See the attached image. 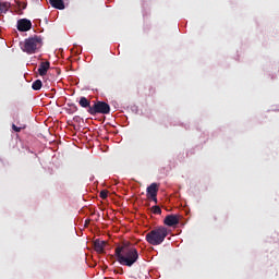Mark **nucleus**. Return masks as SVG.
Instances as JSON below:
<instances>
[{"label":"nucleus","instance_id":"obj_2","mask_svg":"<svg viewBox=\"0 0 279 279\" xmlns=\"http://www.w3.org/2000/svg\"><path fill=\"white\" fill-rule=\"evenodd\" d=\"M168 235L169 231L166 227H157L146 234V241L149 245H162Z\"/></svg>","mask_w":279,"mask_h":279},{"label":"nucleus","instance_id":"obj_16","mask_svg":"<svg viewBox=\"0 0 279 279\" xmlns=\"http://www.w3.org/2000/svg\"><path fill=\"white\" fill-rule=\"evenodd\" d=\"M100 198H101V199H108V191L102 190V191L100 192Z\"/></svg>","mask_w":279,"mask_h":279},{"label":"nucleus","instance_id":"obj_14","mask_svg":"<svg viewBox=\"0 0 279 279\" xmlns=\"http://www.w3.org/2000/svg\"><path fill=\"white\" fill-rule=\"evenodd\" d=\"M25 128H27V125H25V124H20V126H16V124H12V130L14 131V132H21V130H25Z\"/></svg>","mask_w":279,"mask_h":279},{"label":"nucleus","instance_id":"obj_9","mask_svg":"<svg viewBox=\"0 0 279 279\" xmlns=\"http://www.w3.org/2000/svg\"><path fill=\"white\" fill-rule=\"evenodd\" d=\"M50 66H51V63H49V61L41 62L38 68L39 75L41 77H44V75H47V71H49Z\"/></svg>","mask_w":279,"mask_h":279},{"label":"nucleus","instance_id":"obj_15","mask_svg":"<svg viewBox=\"0 0 279 279\" xmlns=\"http://www.w3.org/2000/svg\"><path fill=\"white\" fill-rule=\"evenodd\" d=\"M153 213L154 215H162V209H160V206H154Z\"/></svg>","mask_w":279,"mask_h":279},{"label":"nucleus","instance_id":"obj_19","mask_svg":"<svg viewBox=\"0 0 279 279\" xmlns=\"http://www.w3.org/2000/svg\"><path fill=\"white\" fill-rule=\"evenodd\" d=\"M17 125H21V123H17Z\"/></svg>","mask_w":279,"mask_h":279},{"label":"nucleus","instance_id":"obj_6","mask_svg":"<svg viewBox=\"0 0 279 279\" xmlns=\"http://www.w3.org/2000/svg\"><path fill=\"white\" fill-rule=\"evenodd\" d=\"M19 32H29L32 29V21L27 19H22L17 21Z\"/></svg>","mask_w":279,"mask_h":279},{"label":"nucleus","instance_id":"obj_3","mask_svg":"<svg viewBox=\"0 0 279 279\" xmlns=\"http://www.w3.org/2000/svg\"><path fill=\"white\" fill-rule=\"evenodd\" d=\"M21 45L22 51H24V53H28V56H32L37 53L40 47H43V37L34 35L33 37L26 38Z\"/></svg>","mask_w":279,"mask_h":279},{"label":"nucleus","instance_id":"obj_7","mask_svg":"<svg viewBox=\"0 0 279 279\" xmlns=\"http://www.w3.org/2000/svg\"><path fill=\"white\" fill-rule=\"evenodd\" d=\"M147 197H158V183H151L147 189Z\"/></svg>","mask_w":279,"mask_h":279},{"label":"nucleus","instance_id":"obj_5","mask_svg":"<svg viewBox=\"0 0 279 279\" xmlns=\"http://www.w3.org/2000/svg\"><path fill=\"white\" fill-rule=\"evenodd\" d=\"M165 226L169 228H173V226H178L180 223V216L178 215H168L163 220Z\"/></svg>","mask_w":279,"mask_h":279},{"label":"nucleus","instance_id":"obj_13","mask_svg":"<svg viewBox=\"0 0 279 279\" xmlns=\"http://www.w3.org/2000/svg\"><path fill=\"white\" fill-rule=\"evenodd\" d=\"M32 88L33 90H40V88H43V81L36 80L35 82H33Z\"/></svg>","mask_w":279,"mask_h":279},{"label":"nucleus","instance_id":"obj_1","mask_svg":"<svg viewBox=\"0 0 279 279\" xmlns=\"http://www.w3.org/2000/svg\"><path fill=\"white\" fill-rule=\"evenodd\" d=\"M116 256L120 265L132 267L138 260V251L130 242H124L122 245L116 247Z\"/></svg>","mask_w":279,"mask_h":279},{"label":"nucleus","instance_id":"obj_11","mask_svg":"<svg viewBox=\"0 0 279 279\" xmlns=\"http://www.w3.org/2000/svg\"><path fill=\"white\" fill-rule=\"evenodd\" d=\"M78 104L81 108H87L88 110L93 108V106H90V100L86 97H81Z\"/></svg>","mask_w":279,"mask_h":279},{"label":"nucleus","instance_id":"obj_12","mask_svg":"<svg viewBox=\"0 0 279 279\" xmlns=\"http://www.w3.org/2000/svg\"><path fill=\"white\" fill-rule=\"evenodd\" d=\"M10 8H11L10 2H0V12L2 14H7L8 10H10Z\"/></svg>","mask_w":279,"mask_h":279},{"label":"nucleus","instance_id":"obj_8","mask_svg":"<svg viewBox=\"0 0 279 279\" xmlns=\"http://www.w3.org/2000/svg\"><path fill=\"white\" fill-rule=\"evenodd\" d=\"M94 250L98 254H104V252L106 250V241L95 240V242H94Z\"/></svg>","mask_w":279,"mask_h":279},{"label":"nucleus","instance_id":"obj_17","mask_svg":"<svg viewBox=\"0 0 279 279\" xmlns=\"http://www.w3.org/2000/svg\"><path fill=\"white\" fill-rule=\"evenodd\" d=\"M148 199H153V202H155V204H158V198H157V196H150Z\"/></svg>","mask_w":279,"mask_h":279},{"label":"nucleus","instance_id":"obj_18","mask_svg":"<svg viewBox=\"0 0 279 279\" xmlns=\"http://www.w3.org/2000/svg\"><path fill=\"white\" fill-rule=\"evenodd\" d=\"M74 110H77V107L74 106Z\"/></svg>","mask_w":279,"mask_h":279},{"label":"nucleus","instance_id":"obj_4","mask_svg":"<svg viewBox=\"0 0 279 279\" xmlns=\"http://www.w3.org/2000/svg\"><path fill=\"white\" fill-rule=\"evenodd\" d=\"M87 112L92 114V117L96 114H110V105L105 101H96L87 109Z\"/></svg>","mask_w":279,"mask_h":279},{"label":"nucleus","instance_id":"obj_10","mask_svg":"<svg viewBox=\"0 0 279 279\" xmlns=\"http://www.w3.org/2000/svg\"><path fill=\"white\" fill-rule=\"evenodd\" d=\"M50 5L56 10H64V0H49Z\"/></svg>","mask_w":279,"mask_h":279}]
</instances>
